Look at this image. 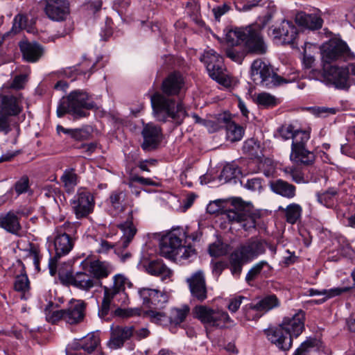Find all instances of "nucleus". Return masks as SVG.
<instances>
[{"instance_id": "a878e982", "label": "nucleus", "mask_w": 355, "mask_h": 355, "mask_svg": "<svg viewBox=\"0 0 355 355\" xmlns=\"http://www.w3.org/2000/svg\"><path fill=\"white\" fill-rule=\"evenodd\" d=\"M304 313L299 310L292 316L284 318L280 326L291 336L297 337L304 329Z\"/></svg>"}, {"instance_id": "864d4df0", "label": "nucleus", "mask_w": 355, "mask_h": 355, "mask_svg": "<svg viewBox=\"0 0 355 355\" xmlns=\"http://www.w3.org/2000/svg\"><path fill=\"white\" fill-rule=\"evenodd\" d=\"M265 266L270 267V266L268 265V263L266 261H261L257 263L256 264H254L250 268V270L248 272L246 277H245V280L248 282H250L254 280L257 277V275L261 273L262 269Z\"/></svg>"}, {"instance_id": "393cba45", "label": "nucleus", "mask_w": 355, "mask_h": 355, "mask_svg": "<svg viewBox=\"0 0 355 355\" xmlns=\"http://www.w3.org/2000/svg\"><path fill=\"white\" fill-rule=\"evenodd\" d=\"M23 59L28 62H37L44 55V47L36 42H29L24 39L19 42Z\"/></svg>"}, {"instance_id": "37998d69", "label": "nucleus", "mask_w": 355, "mask_h": 355, "mask_svg": "<svg viewBox=\"0 0 355 355\" xmlns=\"http://www.w3.org/2000/svg\"><path fill=\"white\" fill-rule=\"evenodd\" d=\"M349 290L348 287H343V288H333L330 289H322V290H318L315 288H310L308 290V295L309 296H314V295H328L327 297H334L336 296H338L341 295L342 293L347 292Z\"/></svg>"}, {"instance_id": "79ce46f5", "label": "nucleus", "mask_w": 355, "mask_h": 355, "mask_svg": "<svg viewBox=\"0 0 355 355\" xmlns=\"http://www.w3.org/2000/svg\"><path fill=\"white\" fill-rule=\"evenodd\" d=\"M189 312L188 306H183L181 308H173L171 309L168 318L169 319L168 324L175 326L180 324L184 321L186 317Z\"/></svg>"}, {"instance_id": "a18cd8bd", "label": "nucleus", "mask_w": 355, "mask_h": 355, "mask_svg": "<svg viewBox=\"0 0 355 355\" xmlns=\"http://www.w3.org/2000/svg\"><path fill=\"white\" fill-rule=\"evenodd\" d=\"M254 101L258 105L262 106L265 108L273 107L277 105V98L274 96L266 92L259 93L256 95Z\"/></svg>"}, {"instance_id": "338daca9", "label": "nucleus", "mask_w": 355, "mask_h": 355, "mask_svg": "<svg viewBox=\"0 0 355 355\" xmlns=\"http://www.w3.org/2000/svg\"><path fill=\"white\" fill-rule=\"evenodd\" d=\"M89 132L85 129H72L71 137L76 141L87 140L89 138Z\"/></svg>"}, {"instance_id": "20e7f679", "label": "nucleus", "mask_w": 355, "mask_h": 355, "mask_svg": "<svg viewBox=\"0 0 355 355\" xmlns=\"http://www.w3.org/2000/svg\"><path fill=\"white\" fill-rule=\"evenodd\" d=\"M96 103L92 96L83 90H74L63 97L57 107V116L62 117L66 113H69L75 119L86 117L89 113L87 110L97 109Z\"/></svg>"}, {"instance_id": "a211bd4d", "label": "nucleus", "mask_w": 355, "mask_h": 355, "mask_svg": "<svg viewBox=\"0 0 355 355\" xmlns=\"http://www.w3.org/2000/svg\"><path fill=\"white\" fill-rule=\"evenodd\" d=\"M44 12L50 19L62 21L70 12L69 3L67 0H46Z\"/></svg>"}, {"instance_id": "39448f33", "label": "nucleus", "mask_w": 355, "mask_h": 355, "mask_svg": "<svg viewBox=\"0 0 355 355\" xmlns=\"http://www.w3.org/2000/svg\"><path fill=\"white\" fill-rule=\"evenodd\" d=\"M227 201H209L207 211L211 214H225L230 220L238 223L252 220L250 202L232 201V208L225 209L224 203Z\"/></svg>"}, {"instance_id": "cd10ccee", "label": "nucleus", "mask_w": 355, "mask_h": 355, "mask_svg": "<svg viewBox=\"0 0 355 355\" xmlns=\"http://www.w3.org/2000/svg\"><path fill=\"white\" fill-rule=\"evenodd\" d=\"M81 62L76 66L69 67L64 71V73L69 78H73L74 75L83 76L84 78L88 79L90 76L96 70V66L98 62V59L91 60L85 55L83 57Z\"/></svg>"}, {"instance_id": "a19ab883", "label": "nucleus", "mask_w": 355, "mask_h": 355, "mask_svg": "<svg viewBox=\"0 0 355 355\" xmlns=\"http://www.w3.org/2000/svg\"><path fill=\"white\" fill-rule=\"evenodd\" d=\"M240 174L241 171L238 166L234 164H227L223 167L219 175V180L224 183L230 182L232 181L236 183V180Z\"/></svg>"}, {"instance_id": "09e8293b", "label": "nucleus", "mask_w": 355, "mask_h": 355, "mask_svg": "<svg viewBox=\"0 0 355 355\" xmlns=\"http://www.w3.org/2000/svg\"><path fill=\"white\" fill-rule=\"evenodd\" d=\"M53 304L49 303L44 309L46 319L48 322L55 323L60 320H64V309L54 310Z\"/></svg>"}, {"instance_id": "473e14b6", "label": "nucleus", "mask_w": 355, "mask_h": 355, "mask_svg": "<svg viewBox=\"0 0 355 355\" xmlns=\"http://www.w3.org/2000/svg\"><path fill=\"white\" fill-rule=\"evenodd\" d=\"M146 271L151 275L157 276L162 281L171 280L173 271L162 260H153L146 266Z\"/></svg>"}, {"instance_id": "5fc2aeb1", "label": "nucleus", "mask_w": 355, "mask_h": 355, "mask_svg": "<svg viewBox=\"0 0 355 355\" xmlns=\"http://www.w3.org/2000/svg\"><path fill=\"white\" fill-rule=\"evenodd\" d=\"M115 300L116 298L104 292L103 300L98 310V315L101 318H105L108 315L111 304L114 303Z\"/></svg>"}, {"instance_id": "9d476101", "label": "nucleus", "mask_w": 355, "mask_h": 355, "mask_svg": "<svg viewBox=\"0 0 355 355\" xmlns=\"http://www.w3.org/2000/svg\"><path fill=\"white\" fill-rule=\"evenodd\" d=\"M193 313L206 327H224L232 322L227 312L221 310H215L204 305L196 306Z\"/></svg>"}, {"instance_id": "de8ad7c7", "label": "nucleus", "mask_w": 355, "mask_h": 355, "mask_svg": "<svg viewBox=\"0 0 355 355\" xmlns=\"http://www.w3.org/2000/svg\"><path fill=\"white\" fill-rule=\"evenodd\" d=\"M309 139L310 135L309 132L295 130V135L292 141L291 149L306 148Z\"/></svg>"}, {"instance_id": "bb28decb", "label": "nucleus", "mask_w": 355, "mask_h": 355, "mask_svg": "<svg viewBox=\"0 0 355 355\" xmlns=\"http://www.w3.org/2000/svg\"><path fill=\"white\" fill-rule=\"evenodd\" d=\"M81 266L83 270L88 271L98 281L107 277L113 270V267L110 263L99 260H85L81 263Z\"/></svg>"}, {"instance_id": "bf43d9fd", "label": "nucleus", "mask_w": 355, "mask_h": 355, "mask_svg": "<svg viewBox=\"0 0 355 355\" xmlns=\"http://www.w3.org/2000/svg\"><path fill=\"white\" fill-rule=\"evenodd\" d=\"M244 187L251 191L260 193L263 189L262 180L259 178L248 179Z\"/></svg>"}, {"instance_id": "4468645a", "label": "nucleus", "mask_w": 355, "mask_h": 355, "mask_svg": "<svg viewBox=\"0 0 355 355\" xmlns=\"http://www.w3.org/2000/svg\"><path fill=\"white\" fill-rule=\"evenodd\" d=\"M118 226L123 232V236L117 248L115 249V253L122 262H125L132 256L130 252L125 250L136 234L137 229L133 225L131 216L124 223H121Z\"/></svg>"}, {"instance_id": "412c9836", "label": "nucleus", "mask_w": 355, "mask_h": 355, "mask_svg": "<svg viewBox=\"0 0 355 355\" xmlns=\"http://www.w3.org/2000/svg\"><path fill=\"white\" fill-rule=\"evenodd\" d=\"M29 209H17L16 211H10L5 214L0 215V227L8 232L18 234L21 227L19 223V216L28 215Z\"/></svg>"}, {"instance_id": "dca6fc26", "label": "nucleus", "mask_w": 355, "mask_h": 355, "mask_svg": "<svg viewBox=\"0 0 355 355\" xmlns=\"http://www.w3.org/2000/svg\"><path fill=\"white\" fill-rule=\"evenodd\" d=\"M270 31L273 39L283 44H294L298 36L297 28L288 20H283L279 26L270 28Z\"/></svg>"}, {"instance_id": "603ef678", "label": "nucleus", "mask_w": 355, "mask_h": 355, "mask_svg": "<svg viewBox=\"0 0 355 355\" xmlns=\"http://www.w3.org/2000/svg\"><path fill=\"white\" fill-rule=\"evenodd\" d=\"M27 81V76L25 74H19L13 78L11 83L5 84L1 88L4 90L7 89H12L19 90L23 89Z\"/></svg>"}, {"instance_id": "0eeeda50", "label": "nucleus", "mask_w": 355, "mask_h": 355, "mask_svg": "<svg viewBox=\"0 0 355 355\" xmlns=\"http://www.w3.org/2000/svg\"><path fill=\"white\" fill-rule=\"evenodd\" d=\"M201 61L206 65L209 76L219 84L228 87L231 81L225 73L223 58L214 50L209 49L204 52Z\"/></svg>"}, {"instance_id": "680f3d73", "label": "nucleus", "mask_w": 355, "mask_h": 355, "mask_svg": "<svg viewBox=\"0 0 355 355\" xmlns=\"http://www.w3.org/2000/svg\"><path fill=\"white\" fill-rule=\"evenodd\" d=\"M58 277L60 280L66 285H72L75 286V275H73L70 270L64 271L60 270L58 271Z\"/></svg>"}, {"instance_id": "f3484780", "label": "nucleus", "mask_w": 355, "mask_h": 355, "mask_svg": "<svg viewBox=\"0 0 355 355\" xmlns=\"http://www.w3.org/2000/svg\"><path fill=\"white\" fill-rule=\"evenodd\" d=\"M268 243L263 240L252 238L242 244L236 251L247 261L265 253Z\"/></svg>"}, {"instance_id": "1a4fd4ad", "label": "nucleus", "mask_w": 355, "mask_h": 355, "mask_svg": "<svg viewBox=\"0 0 355 355\" xmlns=\"http://www.w3.org/2000/svg\"><path fill=\"white\" fill-rule=\"evenodd\" d=\"M251 76L254 80H260V83L268 88L279 86L288 81L274 72L272 66L261 59L255 60L251 66Z\"/></svg>"}, {"instance_id": "ea45409f", "label": "nucleus", "mask_w": 355, "mask_h": 355, "mask_svg": "<svg viewBox=\"0 0 355 355\" xmlns=\"http://www.w3.org/2000/svg\"><path fill=\"white\" fill-rule=\"evenodd\" d=\"M94 207V201H72V208L77 218L86 217Z\"/></svg>"}, {"instance_id": "49530a36", "label": "nucleus", "mask_w": 355, "mask_h": 355, "mask_svg": "<svg viewBox=\"0 0 355 355\" xmlns=\"http://www.w3.org/2000/svg\"><path fill=\"white\" fill-rule=\"evenodd\" d=\"M230 269L233 275H239L242 270L243 265L248 262L236 250L230 255Z\"/></svg>"}, {"instance_id": "72a5a7b5", "label": "nucleus", "mask_w": 355, "mask_h": 355, "mask_svg": "<svg viewBox=\"0 0 355 355\" xmlns=\"http://www.w3.org/2000/svg\"><path fill=\"white\" fill-rule=\"evenodd\" d=\"M271 191L286 198H293L295 196V187L286 181L279 179L269 182Z\"/></svg>"}, {"instance_id": "7c9ffc66", "label": "nucleus", "mask_w": 355, "mask_h": 355, "mask_svg": "<svg viewBox=\"0 0 355 355\" xmlns=\"http://www.w3.org/2000/svg\"><path fill=\"white\" fill-rule=\"evenodd\" d=\"M295 21L298 26L312 31L320 29L323 24V19L318 15L303 11L296 13Z\"/></svg>"}, {"instance_id": "6ab92c4d", "label": "nucleus", "mask_w": 355, "mask_h": 355, "mask_svg": "<svg viewBox=\"0 0 355 355\" xmlns=\"http://www.w3.org/2000/svg\"><path fill=\"white\" fill-rule=\"evenodd\" d=\"M141 135L144 139L141 148L146 151L155 149L162 138L161 128L151 123L144 126Z\"/></svg>"}, {"instance_id": "13d9d810", "label": "nucleus", "mask_w": 355, "mask_h": 355, "mask_svg": "<svg viewBox=\"0 0 355 355\" xmlns=\"http://www.w3.org/2000/svg\"><path fill=\"white\" fill-rule=\"evenodd\" d=\"M193 201H171L168 205L170 208L177 212H185L189 209Z\"/></svg>"}, {"instance_id": "c9c22d12", "label": "nucleus", "mask_w": 355, "mask_h": 355, "mask_svg": "<svg viewBox=\"0 0 355 355\" xmlns=\"http://www.w3.org/2000/svg\"><path fill=\"white\" fill-rule=\"evenodd\" d=\"M290 159L292 162L306 166L313 164L315 156L314 153L306 148L291 149Z\"/></svg>"}, {"instance_id": "c85d7f7f", "label": "nucleus", "mask_w": 355, "mask_h": 355, "mask_svg": "<svg viewBox=\"0 0 355 355\" xmlns=\"http://www.w3.org/2000/svg\"><path fill=\"white\" fill-rule=\"evenodd\" d=\"M133 335L132 327L115 326L111 328V336L107 346L112 349L123 347L124 343Z\"/></svg>"}, {"instance_id": "e433bc0d", "label": "nucleus", "mask_w": 355, "mask_h": 355, "mask_svg": "<svg viewBox=\"0 0 355 355\" xmlns=\"http://www.w3.org/2000/svg\"><path fill=\"white\" fill-rule=\"evenodd\" d=\"M160 309H150L148 311H141V310L136 309L133 314L135 315H143L144 317L147 318L150 322L159 325H168V315L164 312L159 310Z\"/></svg>"}, {"instance_id": "e2e57ef3", "label": "nucleus", "mask_w": 355, "mask_h": 355, "mask_svg": "<svg viewBox=\"0 0 355 355\" xmlns=\"http://www.w3.org/2000/svg\"><path fill=\"white\" fill-rule=\"evenodd\" d=\"M279 134L284 140L289 139H292V140H293V137L295 135V131L294 130L293 126L291 125H282L279 129Z\"/></svg>"}, {"instance_id": "2eb2a0df", "label": "nucleus", "mask_w": 355, "mask_h": 355, "mask_svg": "<svg viewBox=\"0 0 355 355\" xmlns=\"http://www.w3.org/2000/svg\"><path fill=\"white\" fill-rule=\"evenodd\" d=\"M323 77L338 89L347 90L350 87L347 67L323 64Z\"/></svg>"}, {"instance_id": "f257e3e1", "label": "nucleus", "mask_w": 355, "mask_h": 355, "mask_svg": "<svg viewBox=\"0 0 355 355\" xmlns=\"http://www.w3.org/2000/svg\"><path fill=\"white\" fill-rule=\"evenodd\" d=\"M184 85L182 76L179 72L170 73L162 82V93L157 92L150 97L153 114L158 121L166 122L169 119L177 125L182 124L187 116L181 102L172 96H178Z\"/></svg>"}, {"instance_id": "b1692460", "label": "nucleus", "mask_w": 355, "mask_h": 355, "mask_svg": "<svg viewBox=\"0 0 355 355\" xmlns=\"http://www.w3.org/2000/svg\"><path fill=\"white\" fill-rule=\"evenodd\" d=\"M86 304L80 300H71L64 309V321L70 324L82 322L85 318Z\"/></svg>"}, {"instance_id": "9b49d317", "label": "nucleus", "mask_w": 355, "mask_h": 355, "mask_svg": "<svg viewBox=\"0 0 355 355\" xmlns=\"http://www.w3.org/2000/svg\"><path fill=\"white\" fill-rule=\"evenodd\" d=\"M321 51L322 62L325 65L339 59L349 60L355 58L347 44L339 40H330L322 46Z\"/></svg>"}, {"instance_id": "8fccbe9b", "label": "nucleus", "mask_w": 355, "mask_h": 355, "mask_svg": "<svg viewBox=\"0 0 355 355\" xmlns=\"http://www.w3.org/2000/svg\"><path fill=\"white\" fill-rule=\"evenodd\" d=\"M302 214L301 207L295 203L289 205L286 209V221L294 224L300 218Z\"/></svg>"}, {"instance_id": "6e6d98bb", "label": "nucleus", "mask_w": 355, "mask_h": 355, "mask_svg": "<svg viewBox=\"0 0 355 355\" xmlns=\"http://www.w3.org/2000/svg\"><path fill=\"white\" fill-rule=\"evenodd\" d=\"M27 23L28 18L26 15L20 13L17 15L13 20L12 31L15 33H17L22 29H26L27 28Z\"/></svg>"}, {"instance_id": "c756f323", "label": "nucleus", "mask_w": 355, "mask_h": 355, "mask_svg": "<svg viewBox=\"0 0 355 355\" xmlns=\"http://www.w3.org/2000/svg\"><path fill=\"white\" fill-rule=\"evenodd\" d=\"M132 286V284L124 275L119 274L114 277L112 287H105L104 292L119 301L121 299L126 297V294L124 292L125 288Z\"/></svg>"}, {"instance_id": "4be33fe9", "label": "nucleus", "mask_w": 355, "mask_h": 355, "mask_svg": "<svg viewBox=\"0 0 355 355\" xmlns=\"http://www.w3.org/2000/svg\"><path fill=\"white\" fill-rule=\"evenodd\" d=\"M192 296L200 302L204 301L207 295V287L204 272L198 270L187 279Z\"/></svg>"}, {"instance_id": "0e129e2a", "label": "nucleus", "mask_w": 355, "mask_h": 355, "mask_svg": "<svg viewBox=\"0 0 355 355\" xmlns=\"http://www.w3.org/2000/svg\"><path fill=\"white\" fill-rule=\"evenodd\" d=\"M313 113L318 116L325 117L329 115H333L336 113V109L327 107H312Z\"/></svg>"}, {"instance_id": "aec40b11", "label": "nucleus", "mask_w": 355, "mask_h": 355, "mask_svg": "<svg viewBox=\"0 0 355 355\" xmlns=\"http://www.w3.org/2000/svg\"><path fill=\"white\" fill-rule=\"evenodd\" d=\"M139 294L143 304L151 309H162L168 302V295L159 290L148 288H141Z\"/></svg>"}, {"instance_id": "7ed1b4c3", "label": "nucleus", "mask_w": 355, "mask_h": 355, "mask_svg": "<svg viewBox=\"0 0 355 355\" xmlns=\"http://www.w3.org/2000/svg\"><path fill=\"white\" fill-rule=\"evenodd\" d=\"M22 94H13L0 89V132L8 135L11 132L13 138L10 141L16 144L20 135L19 124L12 117L18 116L23 110Z\"/></svg>"}, {"instance_id": "4d7b16f0", "label": "nucleus", "mask_w": 355, "mask_h": 355, "mask_svg": "<svg viewBox=\"0 0 355 355\" xmlns=\"http://www.w3.org/2000/svg\"><path fill=\"white\" fill-rule=\"evenodd\" d=\"M284 171L286 174L289 175L295 182H305L304 174L300 169L293 166H287L284 169Z\"/></svg>"}, {"instance_id": "f704fd0d", "label": "nucleus", "mask_w": 355, "mask_h": 355, "mask_svg": "<svg viewBox=\"0 0 355 355\" xmlns=\"http://www.w3.org/2000/svg\"><path fill=\"white\" fill-rule=\"evenodd\" d=\"M74 280L75 287L83 291H89L101 284V282L98 279L85 270L76 272Z\"/></svg>"}, {"instance_id": "58836bf2", "label": "nucleus", "mask_w": 355, "mask_h": 355, "mask_svg": "<svg viewBox=\"0 0 355 355\" xmlns=\"http://www.w3.org/2000/svg\"><path fill=\"white\" fill-rule=\"evenodd\" d=\"M223 121L225 123L226 135L228 139L232 141L241 140L244 132L243 128L225 117L223 118Z\"/></svg>"}, {"instance_id": "2f4dec72", "label": "nucleus", "mask_w": 355, "mask_h": 355, "mask_svg": "<svg viewBox=\"0 0 355 355\" xmlns=\"http://www.w3.org/2000/svg\"><path fill=\"white\" fill-rule=\"evenodd\" d=\"M17 266L21 268V273L16 276L14 282V289L21 293V298L27 300L30 294V281L24 271V267L21 261H17Z\"/></svg>"}, {"instance_id": "69168bd1", "label": "nucleus", "mask_w": 355, "mask_h": 355, "mask_svg": "<svg viewBox=\"0 0 355 355\" xmlns=\"http://www.w3.org/2000/svg\"><path fill=\"white\" fill-rule=\"evenodd\" d=\"M226 55L232 60L241 63L243 59V53L236 50L234 46H230L226 49Z\"/></svg>"}, {"instance_id": "5701e85b", "label": "nucleus", "mask_w": 355, "mask_h": 355, "mask_svg": "<svg viewBox=\"0 0 355 355\" xmlns=\"http://www.w3.org/2000/svg\"><path fill=\"white\" fill-rule=\"evenodd\" d=\"M268 340L283 351L289 350L293 344V339L280 325L269 329L266 331Z\"/></svg>"}, {"instance_id": "6e6552de", "label": "nucleus", "mask_w": 355, "mask_h": 355, "mask_svg": "<svg viewBox=\"0 0 355 355\" xmlns=\"http://www.w3.org/2000/svg\"><path fill=\"white\" fill-rule=\"evenodd\" d=\"M263 28V24L257 23L245 27L243 42L248 53L263 55L267 52L268 46L262 34Z\"/></svg>"}, {"instance_id": "f03ea898", "label": "nucleus", "mask_w": 355, "mask_h": 355, "mask_svg": "<svg viewBox=\"0 0 355 355\" xmlns=\"http://www.w3.org/2000/svg\"><path fill=\"white\" fill-rule=\"evenodd\" d=\"M205 225L198 222L197 230L191 232V227L187 226L172 228L161 238L159 243L160 254L168 259L180 263L191 262L196 257L197 252L191 245H186V239H191L193 241H200Z\"/></svg>"}, {"instance_id": "ddd939ff", "label": "nucleus", "mask_w": 355, "mask_h": 355, "mask_svg": "<svg viewBox=\"0 0 355 355\" xmlns=\"http://www.w3.org/2000/svg\"><path fill=\"white\" fill-rule=\"evenodd\" d=\"M52 241L54 245L55 256L54 257L50 258L49 266L50 273L51 275H54L55 273L57 259L69 253L73 247L74 241L67 234L59 232L56 233Z\"/></svg>"}, {"instance_id": "c03bdc74", "label": "nucleus", "mask_w": 355, "mask_h": 355, "mask_svg": "<svg viewBox=\"0 0 355 355\" xmlns=\"http://www.w3.org/2000/svg\"><path fill=\"white\" fill-rule=\"evenodd\" d=\"M60 180L68 191L73 189L78 184V175L73 168L66 169Z\"/></svg>"}, {"instance_id": "4c0bfd02", "label": "nucleus", "mask_w": 355, "mask_h": 355, "mask_svg": "<svg viewBox=\"0 0 355 355\" xmlns=\"http://www.w3.org/2000/svg\"><path fill=\"white\" fill-rule=\"evenodd\" d=\"M225 41L230 46H238L241 42L243 41L245 33V27L238 28L228 26L224 29Z\"/></svg>"}, {"instance_id": "423d86ee", "label": "nucleus", "mask_w": 355, "mask_h": 355, "mask_svg": "<svg viewBox=\"0 0 355 355\" xmlns=\"http://www.w3.org/2000/svg\"><path fill=\"white\" fill-rule=\"evenodd\" d=\"M101 339L97 332H91L80 339H73L66 347V355H104L98 348Z\"/></svg>"}, {"instance_id": "774afa93", "label": "nucleus", "mask_w": 355, "mask_h": 355, "mask_svg": "<svg viewBox=\"0 0 355 355\" xmlns=\"http://www.w3.org/2000/svg\"><path fill=\"white\" fill-rule=\"evenodd\" d=\"M29 180L28 178L26 175L21 178L15 185V189L18 194H21L27 191L28 188Z\"/></svg>"}, {"instance_id": "3c124183", "label": "nucleus", "mask_w": 355, "mask_h": 355, "mask_svg": "<svg viewBox=\"0 0 355 355\" xmlns=\"http://www.w3.org/2000/svg\"><path fill=\"white\" fill-rule=\"evenodd\" d=\"M315 339H307L295 349L293 355H311V354L315 351Z\"/></svg>"}, {"instance_id": "052dcab7", "label": "nucleus", "mask_w": 355, "mask_h": 355, "mask_svg": "<svg viewBox=\"0 0 355 355\" xmlns=\"http://www.w3.org/2000/svg\"><path fill=\"white\" fill-rule=\"evenodd\" d=\"M226 248L223 243H212L209 247V252L211 257H218L226 254Z\"/></svg>"}, {"instance_id": "f8f14e48", "label": "nucleus", "mask_w": 355, "mask_h": 355, "mask_svg": "<svg viewBox=\"0 0 355 355\" xmlns=\"http://www.w3.org/2000/svg\"><path fill=\"white\" fill-rule=\"evenodd\" d=\"M279 306V301L275 295H268L257 303H250L244 306L243 312L248 320H257L261 312H267Z\"/></svg>"}]
</instances>
